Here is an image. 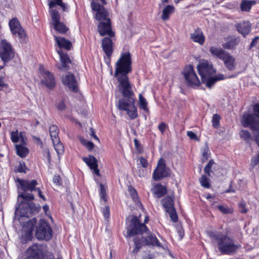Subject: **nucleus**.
<instances>
[{
    "mask_svg": "<svg viewBox=\"0 0 259 259\" xmlns=\"http://www.w3.org/2000/svg\"><path fill=\"white\" fill-rule=\"evenodd\" d=\"M132 55L129 52H123L115 64L114 76L119 83V88L124 98L118 100V108L119 110L125 111L131 119L138 116V110L135 105V94L128 74L132 72Z\"/></svg>",
    "mask_w": 259,
    "mask_h": 259,
    "instance_id": "f257e3e1",
    "label": "nucleus"
},
{
    "mask_svg": "<svg viewBox=\"0 0 259 259\" xmlns=\"http://www.w3.org/2000/svg\"><path fill=\"white\" fill-rule=\"evenodd\" d=\"M210 237L217 241L219 250L223 254L234 253L241 247L239 244L235 243V241L232 238L221 232H212Z\"/></svg>",
    "mask_w": 259,
    "mask_h": 259,
    "instance_id": "f03ea898",
    "label": "nucleus"
},
{
    "mask_svg": "<svg viewBox=\"0 0 259 259\" xmlns=\"http://www.w3.org/2000/svg\"><path fill=\"white\" fill-rule=\"evenodd\" d=\"M126 223V235L125 237H133L136 235L142 236L144 233L150 232L148 227L140 222L139 218L135 215H132L128 218Z\"/></svg>",
    "mask_w": 259,
    "mask_h": 259,
    "instance_id": "7ed1b4c3",
    "label": "nucleus"
},
{
    "mask_svg": "<svg viewBox=\"0 0 259 259\" xmlns=\"http://www.w3.org/2000/svg\"><path fill=\"white\" fill-rule=\"evenodd\" d=\"M148 235L135 236L133 239L135 247L133 249L134 253H137L143 246H156L158 248H163L162 244L159 242L155 235L150 232H148Z\"/></svg>",
    "mask_w": 259,
    "mask_h": 259,
    "instance_id": "20e7f679",
    "label": "nucleus"
},
{
    "mask_svg": "<svg viewBox=\"0 0 259 259\" xmlns=\"http://www.w3.org/2000/svg\"><path fill=\"white\" fill-rule=\"evenodd\" d=\"M209 51L212 57L222 60L229 71H232L235 68V59L223 49L212 46L209 48Z\"/></svg>",
    "mask_w": 259,
    "mask_h": 259,
    "instance_id": "39448f33",
    "label": "nucleus"
},
{
    "mask_svg": "<svg viewBox=\"0 0 259 259\" xmlns=\"http://www.w3.org/2000/svg\"><path fill=\"white\" fill-rule=\"evenodd\" d=\"M35 236L38 240L48 241L53 236V230L50 223L44 219H40L34 226Z\"/></svg>",
    "mask_w": 259,
    "mask_h": 259,
    "instance_id": "423d86ee",
    "label": "nucleus"
},
{
    "mask_svg": "<svg viewBox=\"0 0 259 259\" xmlns=\"http://www.w3.org/2000/svg\"><path fill=\"white\" fill-rule=\"evenodd\" d=\"M171 176V170L166 166L165 160L160 158L157 162V166L154 170L152 178L155 181H160Z\"/></svg>",
    "mask_w": 259,
    "mask_h": 259,
    "instance_id": "0eeeda50",
    "label": "nucleus"
},
{
    "mask_svg": "<svg viewBox=\"0 0 259 259\" xmlns=\"http://www.w3.org/2000/svg\"><path fill=\"white\" fill-rule=\"evenodd\" d=\"M12 33L16 37H18L20 43L24 44L27 42L28 37L25 31L21 26L19 21L17 18L12 19L9 23Z\"/></svg>",
    "mask_w": 259,
    "mask_h": 259,
    "instance_id": "6e6552de",
    "label": "nucleus"
},
{
    "mask_svg": "<svg viewBox=\"0 0 259 259\" xmlns=\"http://www.w3.org/2000/svg\"><path fill=\"white\" fill-rule=\"evenodd\" d=\"M182 74L188 87L193 88L200 84V80L192 65L189 64L185 66L183 69Z\"/></svg>",
    "mask_w": 259,
    "mask_h": 259,
    "instance_id": "1a4fd4ad",
    "label": "nucleus"
},
{
    "mask_svg": "<svg viewBox=\"0 0 259 259\" xmlns=\"http://www.w3.org/2000/svg\"><path fill=\"white\" fill-rule=\"evenodd\" d=\"M15 56L14 50L10 43L5 39L0 42V58L4 63L13 59Z\"/></svg>",
    "mask_w": 259,
    "mask_h": 259,
    "instance_id": "9d476101",
    "label": "nucleus"
},
{
    "mask_svg": "<svg viewBox=\"0 0 259 259\" xmlns=\"http://www.w3.org/2000/svg\"><path fill=\"white\" fill-rule=\"evenodd\" d=\"M161 203L165 211L169 214L171 221L177 223L178 221V215L174 206V198L167 196L161 200Z\"/></svg>",
    "mask_w": 259,
    "mask_h": 259,
    "instance_id": "9b49d317",
    "label": "nucleus"
},
{
    "mask_svg": "<svg viewBox=\"0 0 259 259\" xmlns=\"http://www.w3.org/2000/svg\"><path fill=\"white\" fill-rule=\"evenodd\" d=\"M115 36H105L101 40V47L107 58L104 57L107 64H110L111 58L114 50V42L112 38Z\"/></svg>",
    "mask_w": 259,
    "mask_h": 259,
    "instance_id": "f8f14e48",
    "label": "nucleus"
},
{
    "mask_svg": "<svg viewBox=\"0 0 259 259\" xmlns=\"http://www.w3.org/2000/svg\"><path fill=\"white\" fill-rule=\"evenodd\" d=\"M42 78L40 80L41 84L50 90H53L56 86V81L54 75L50 71L44 69L40 72Z\"/></svg>",
    "mask_w": 259,
    "mask_h": 259,
    "instance_id": "ddd939ff",
    "label": "nucleus"
},
{
    "mask_svg": "<svg viewBox=\"0 0 259 259\" xmlns=\"http://www.w3.org/2000/svg\"><path fill=\"white\" fill-rule=\"evenodd\" d=\"M63 84L66 86L73 93H77L79 90L78 83L74 75L68 72L61 77Z\"/></svg>",
    "mask_w": 259,
    "mask_h": 259,
    "instance_id": "4468645a",
    "label": "nucleus"
},
{
    "mask_svg": "<svg viewBox=\"0 0 259 259\" xmlns=\"http://www.w3.org/2000/svg\"><path fill=\"white\" fill-rule=\"evenodd\" d=\"M197 68L202 81L204 80L205 77L211 76L216 71L214 69L212 64L207 61L200 63L197 65Z\"/></svg>",
    "mask_w": 259,
    "mask_h": 259,
    "instance_id": "2eb2a0df",
    "label": "nucleus"
},
{
    "mask_svg": "<svg viewBox=\"0 0 259 259\" xmlns=\"http://www.w3.org/2000/svg\"><path fill=\"white\" fill-rule=\"evenodd\" d=\"M103 5L94 1L91 3L92 10L96 12V19L98 21H106L107 19H110L108 18V12L105 9Z\"/></svg>",
    "mask_w": 259,
    "mask_h": 259,
    "instance_id": "dca6fc26",
    "label": "nucleus"
},
{
    "mask_svg": "<svg viewBox=\"0 0 259 259\" xmlns=\"http://www.w3.org/2000/svg\"><path fill=\"white\" fill-rule=\"evenodd\" d=\"M98 31L101 36H115V33L112 30L111 21L107 19L106 21H101L97 26Z\"/></svg>",
    "mask_w": 259,
    "mask_h": 259,
    "instance_id": "f3484780",
    "label": "nucleus"
},
{
    "mask_svg": "<svg viewBox=\"0 0 259 259\" xmlns=\"http://www.w3.org/2000/svg\"><path fill=\"white\" fill-rule=\"evenodd\" d=\"M43 250L42 246L38 244H33L29 246L25 251L27 259H40Z\"/></svg>",
    "mask_w": 259,
    "mask_h": 259,
    "instance_id": "a211bd4d",
    "label": "nucleus"
},
{
    "mask_svg": "<svg viewBox=\"0 0 259 259\" xmlns=\"http://www.w3.org/2000/svg\"><path fill=\"white\" fill-rule=\"evenodd\" d=\"M82 160L88 165L93 172L98 177L101 176L100 170L98 168V160L93 155H90L89 157H83Z\"/></svg>",
    "mask_w": 259,
    "mask_h": 259,
    "instance_id": "6ab92c4d",
    "label": "nucleus"
},
{
    "mask_svg": "<svg viewBox=\"0 0 259 259\" xmlns=\"http://www.w3.org/2000/svg\"><path fill=\"white\" fill-rule=\"evenodd\" d=\"M36 223V219L33 218L26 222L23 226V229L25 232V239L26 241H30L33 238V231L34 229V226Z\"/></svg>",
    "mask_w": 259,
    "mask_h": 259,
    "instance_id": "aec40b11",
    "label": "nucleus"
},
{
    "mask_svg": "<svg viewBox=\"0 0 259 259\" xmlns=\"http://www.w3.org/2000/svg\"><path fill=\"white\" fill-rule=\"evenodd\" d=\"M18 182L21 186V188L24 192L27 191H34L36 190V186L37 185V182L35 180H32L31 181L19 179Z\"/></svg>",
    "mask_w": 259,
    "mask_h": 259,
    "instance_id": "412c9836",
    "label": "nucleus"
},
{
    "mask_svg": "<svg viewBox=\"0 0 259 259\" xmlns=\"http://www.w3.org/2000/svg\"><path fill=\"white\" fill-rule=\"evenodd\" d=\"M60 56L61 66L58 68L60 70L68 71L70 69L69 64L71 63V61L68 55L66 53H64L61 51H57Z\"/></svg>",
    "mask_w": 259,
    "mask_h": 259,
    "instance_id": "4be33fe9",
    "label": "nucleus"
},
{
    "mask_svg": "<svg viewBox=\"0 0 259 259\" xmlns=\"http://www.w3.org/2000/svg\"><path fill=\"white\" fill-rule=\"evenodd\" d=\"M227 40L222 44L224 49L233 50L236 49L240 42V38L235 36L229 35L227 38Z\"/></svg>",
    "mask_w": 259,
    "mask_h": 259,
    "instance_id": "5701e85b",
    "label": "nucleus"
},
{
    "mask_svg": "<svg viewBox=\"0 0 259 259\" xmlns=\"http://www.w3.org/2000/svg\"><path fill=\"white\" fill-rule=\"evenodd\" d=\"M191 39L195 42L200 45L204 44L205 38L201 28H197L193 33L190 34Z\"/></svg>",
    "mask_w": 259,
    "mask_h": 259,
    "instance_id": "b1692460",
    "label": "nucleus"
},
{
    "mask_svg": "<svg viewBox=\"0 0 259 259\" xmlns=\"http://www.w3.org/2000/svg\"><path fill=\"white\" fill-rule=\"evenodd\" d=\"M55 40L57 42V44L60 48L65 49L66 50H70L72 47L71 42L66 39L65 37L55 36Z\"/></svg>",
    "mask_w": 259,
    "mask_h": 259,
    "instance_id": "393cba45",
    "label": "nucleus"
},
{
    "mask_svg": "<svg viewBox=\"0 0 259 259\" xmlns=\"http://www.w3.org/2000/svg\"><path fill=\"white\" fill-rule=\"evenodd\" d=\"M167 193V188L161 184H156L154 187L153 194L155 197L160 198L165 196Z\"/></svg>",
    "mask_w": 259,
    "mask_h": 259,
    "instance_id": "a878e982",
    "label": "nucleus"
},
{
    "mask_svg": "<svg viewBox=\"0 0 259 259\" xmlns=\"http://www.w3.org/2000/svg\"><path fill=\"white\" fill-rule=\"evenodd\" d=\"M175 10L174 6L170 5H167L162 10L161 19L163 21L169 20L170 16L175 12Z\"/></svg>",
    "mask_w": 259,
    "mask_h": 259,
    "instance_id": "bb28decb",
    "label": "nucleus"
},
{
    "mask_svg": "<svg viewBox=\"0 0 259 259\" xmlns=\"http://www.w3.org/2000/svg\"><path fill=\"white\" fill-rule=\"evenodd\" d=\"M236 28L238 32L241 33L244 36L248 35L251 30V27L249 23L245 22L237 24Z\"/></svg>",
    "mask_w": 259,
    "mask_h": 259,
    "instance_id": "cd10ccee",
    "label": "nucleus"
},
{
    "mask_svg": "<svg viewBox=\"0 0 259 259\" xmlns=\"http://www.w3.org/2000/svg\"><path fill=\"white\" fill-rule=\"evenodd\" d=\"M15 149L17 155L21 158H25L29 153L28 148L21 144L16 145Z\"/></svg>",
    "mask_w": 259,
    "mask_h": 259,
    "instance_id": "c85d7f7f",
    "label": "nucleus"
},
{
    "mask_svg": "<svg viewBox=\"0 0 259 259\" xmlns=\"http://www.w3.org/2000/svg\"><path fill=\"white\" fill-rule=\"evenodd\" d=\"M28 170L25 163L23 161H19V164L15 165L13 171L15 173H24L26 174Z\"/></svg>",
    "mask_w": 259,
    "mask_h": 259,
    "instance_id": "c756f323",
    "label": "nucleus"
},
{
    "mask_svg": "<svg viewBox=\"0 0 259 259\" xmlns=\"http://www.w3.org/2000/svg\"><path fill=\"white\" fill-rule=\"evenodd\" d=\"M255 4L252 1L243 0L240 4V9L242 12H249L252 6Z\"/></svg>",
    "mask_w": 259,
    "mask_h": 259,
    "instance_id": "7c9ffc66",
    "label": "nucleus"
},
{
    "mask_svg": "<svg viewBox=\"0 0 259 259\" xmlns=\"http://www.w3.org/2000/svg\"><path fill=\"white\" fill-rule=\"evenodd\" d=\"M50 135L51 137L52 141L57 142V139H59L58 134L59 130L56 125H52L49 127Z\"/></svg>",
    "mask_w": 259,
    "mask_h": 259,
    "instance_id": "2f4dec72",
    "label": "nucleus"
},
{
    "mask_svg": "<svg viewBox=\"0 0 259 259\" xmlns=\"http://www.w3.org/2000/svg\"><path fill=\"white\" fill-rule=\"evenodd\" d=\"M29 203H24L22 204V206L20 208V213L22 217L29 218L32 217L31 210L28 208L29 206Z\"/></svg>",
    "mask_w": 259,
    "mask_h": 259,
    "instance_id": "473e14b6",
    "label": "nucleus"
},
{
    "mask_svg": "<svg viewBox=\"0 0 259 259\" xmlns=\"http://www.w3.org/2000/svg\"><path fill=\"white\" fill-rule=\"evenodd\" d=\"M53 27L56 31L61 34L66 33L69 30L68 28L63 22L60 21L53 24Z\"/></svg>",
    "mask_w": 259,
    "mask_h": 259,
    "instance_id": "72a5a7b5",
    "label": "nucleus"
},
{
    "mask_svg": "<svg viewBox=\"0 0 259 259\" xmlns=\"http://www.w3.org/2000/svg\"><path fill=\"white\" fill-rule=\"evenodd\" d=\"M240 137L241 139L245 141L246 143H249L253 139L251 133L246 130H242L240 132Z\"/></svg>",
    "mask_w": 259,
    "mask_h": 259,
    "instance_id": "f704fd0d",
    "label": "nucleus"
},
{
    "mask_svg": "<svg viewBox=\"0 0 259 259\" xmlns=\"http://www.w3.org/2000/svg\"><path fill=\"white\" fill-rule=\"evenodd\" d=\"M99 187V195L100 199L103 200L105 202H106L107 201V194L106 192L107 187L102 183H100Z\"/></svg>",
    "mask_w": 259,
    "mask_h": 259,
    "instance_id": "c9c22d12",
    "label": "nucleus"
},
{
    "mask_svg": "<svg viewBox=\"0 0 259 259\" xmlns=\"http://www.w3.org/2000/svg\"><path fill=\"white\" fill-rule=\"evenodd\" d=\"M139 98L140 108L143 110L145 112L149 113V109L148 107V102L146 99L141 94L139 95Z\"/></svg>",
    "mask_w": 259,
    "mask_h": 259,
    "instance_id": "e433bc0d",
    "label": "nucleus"
},
{
    "mask_svg": "<svg viewBox=\"0 0 259 259\" xmlns=\"http://www.w3.org/2000/svg\"><path fill=\"white\" fill-rule=\"evenodd\" d=\"M55 149L58 154H62L64 152V146L60 142V139H57V142L52 141Z\"/></svg>",
    "mask_w": 259,
    "mask_h": 259,
    "instance_id": "4c0bfd02",
    "label": "nucleus"
},
{
    "mask_svg": "<svg viewBox=\"0 0 259 259\" xmlns=\"http://www.w3.org/2000/svg\"><path fill=\"white\" fill-rule=\"evenodd\" d=\"M201 185L205 188H209L211 186L210 180L206 175H202L199 179Z\"/></svg>",
    "mask_w": 259,
    "mask_h": 259,
    "instance_id": "58836bf2",
    "label": "nucleus"
},
{
    "mask_svg": "<svg viewBox=\"0 0 259 259\" xmlns=\"http://www.w3.org/2000/svg\"><path fill=\"white\" fill-rule=\"evenodd\" d=\"M217 81V79L214 77L209 76L205 77L204 80L202 81V82L205 83L208 88H210Z\"/></svg>",
    "mask_w": 259,
    "mask_h": 259,
    "instance_id": "ea45409f",
    "label": "nucleus"
},
{
    "mask_svg": "<svg viewBox=\"0 0 259 259\" xmlns=\"http://www.w3.org/2000/svg\"><path fill=\"white\" fill-rule=\"evenodd\" d=\"M128 191L132 198V199L135 201L137 202L139 200V196L138 194V192L136 189L133 187L132 186H130L128 187Z\"/></svg>",
    "mask_w": 259,
    "mask_h": 259,
    "instance_id": "a19ab883",
    "label": "nucleus"
},
{
    "mask_svg": "<svg viewBox=\"0 0 259 259\" xmlns=\"http://www.w3.org/2000/svg\"><path fill=\"white\" fill-rule=\"evenodd\" d=\"M29 205L30 206H28V208H29V209L31 210L32 216L37 214L40 210L41 207L39 204H36L32 202L29 203Z\"/></svg>",
    "mask_w": 259,
    "mask_h": 259,
    "instance_id": "79ce46f5",
    "label": "nucleus"
},
{
    "mask_svg": "<svg viewBox=\"0 0 259 259\" xmlns=\"http://www.w3.org/2000/svg\"><path fill=\"white\" fill-rule=\"evenodd\" d=\"M215 207L224 214H231L233 212V209L228 207L227 205H220Z\"/></svg>",
    "mask_w": 259,
    "mask_h": 259,
    "instance_id": "37998d69",
    "label": "nucleus"
},
{
    "mask_svg": "<svg viewBox=\"0 0 259 259\" xmlns=\"http://www.w3.org/2000/svg\"><path fill=\"white\" fill-rule=\"evenodd\" d=\"M51 16L53 21V24L60 21V15L56 9L51 10Z\"/></svg>",
    "mask_w": 259,
    "mask_h": 259,
    "instance_id": "c03bdc74",
    "label": "nucleus"
},
{
    "mask_svg": "<svg viewBox=\"0 0 259 259\" xmlns=\"http://www.w3.org/2000/svg\"><path fill=\"white\" fill-rule=\"evenodd\" d=\"M214 164V160L210 159L209 160L207 164L205 166L204 168V172L207 175V176H211V172H212L211 168L212 165Z\"/></svg>",
    "mask_w": 259,
    "mask_h": 259,
    "instance_id": "a18cd8bd",
    "label": "nucleus"
},
{
    "mask_svg": "<svg viewBox=\"0 0 259 259\" xmlns=\"http://www.w3.org/2000/svg\"><path fill=\"white\" fill-rule=\"evenodd\" d=\"M221 116L216 113L213 115L212 119V125L215 128H219L220 124Z\"/></svg>",
    "mask_w": 259,
    "mask_h": 259,
    "instance_id": "49530a36",
    "label": "nucleus"
},
{
    "mask_svg": "<svg viewBox=\"0 0 259 259\" xmlns=\"http://www.w3.org/2000/svg\"><path fill=\"white\" fill-rule=\"evenodd\" d=\"M10 139L14 143H17L19 141V132L18 130L15 131H12L10 133Z\"/></svg>",
    "mask_w": 259,
    "mask_h": 259,
    "instance_id": "de8ad7c7",
    "label": "nucleus"
},
{
    "mask_svg": "<svg viewBox=\"0 0 259 259\" xmlns=\"http://www.w3.org/2000/svg\"><path fill=\"white\" fill-rule=\"evenodd\" d=\"M134 145H135V148H136V150L137 151V152L140 154L143 153L144 152L143 147V146L141 144V143L139 141V140L137 139H134Z\"/></svg>",
    "mask_w": 259,
    "mask_h": 259,
    "instance_id": "09e8293b",
    "label": "nucleus"
},
{
    "mask_svg": "<svg viewBox=\"0 0 259 259\" xmlns=\"http://www.w3.org/2000/svg\"><path fill=\"white\" fill-rule=\"evenodd\" d=\"M209 151V148L207 145H206L202 149V160L204 162L206 161L208 158V152Z\"/></svg>",
    "mask_w": 259,
    "mask_h": 259,
    "instance_id": "8fccbe9b",
    "label": "nucleus"
},
{
    "mask_svg": "<svg viewBox=\"0 0 259 259\" xmlns=\"http://www.w3.org/2000/svg\"><path fill=\"white\" fill-rule=\"evenodd\" d=\"M20 196L23 199L28 201H31L34 199V195L31 193H22Z\"/></svg>",
    "mask_w": 259,
    "mask_h": 259,
    "instance_id": "3c124183",
    "label": "nucleus"
},
{
    "mask_svg": "<svg viewBox=\"0 0 259 259\" xmlns=\"http://www.w3.org/2000/svg\"><path fill=\"white\" fill-rule=\"evenodd\" d=\"M102 213L105 219H108L110 216V207L108 205H106L102 209Z\"/></svg>",
    "mask_w": 259,
    "mask_h": 259,
    "instance_id": "603ef678",
    "label": "nucleus"
},
{
    "mask_svg": "<svg viewBox=\"0 0 259 259\" xmlns=\"http://www.w3.org/2000/svg\"><path fill=\"white\" fill-rule=\"evenodd\" d=\"M168 128V125L163 122L160 123L158 126V129L162 134H163L166 129Z\"/></svg>",
    "mask_w": 259,
    "mask_h": 259,
    "instance_id": "864d4df0",
    "label": "nucleus"
},
{
    "mask_svg": "<svg viewBox=\"0 0 259 259\" xmlns=\"http://www.w3.org/2000/svg\"><path fill=\"white\" fill-rule=\"evenodd\" d=\"M40 259H54V255L53 253L51 252H43Z\"/></svg>",
    "mask_w": 259,
    "mask_h": 259,
    "instance_id": "5fc2aeb1",
    "label": "nucleus"
},
{
    "mask_svg": "<svg viewBox=\"0 0 259 259\" xmlns=\"http://www.w3.org/2000/svg\"><path fill=\"white\" fill-rule=\"evenodd\" d=\"M53 181L56 185L60 186L62 184V180L59 175H55L53 178Z\"/></svg>",
    "mask_w": 259,
    "mask_h": 259,
    "instance_id": "6e6d98bb",
    "label": "nucleus"
},
{
    "mask_svg": "<svg viewBox=\"0 0 259 259\" xmlns=\"http://www.w3.org/2000/svg\"><path fill=\"white\" fill-rule=\"evenodd\" d=\"M62 0H51L49 3L50 8L55 7L56 5L59 6L61 4Z\"/></svg>",
    "mask_w": 259,
    "mask_h": 259,
    "instance_id": "4d7b16f0",
    "label": "nucleus"
},
{
    "mask_svg": "<svg viewBox=\"0 0 259 259\" xmlns=\"http://www.w3.org/2000/svg\"><path fill=\"white\" fill-rule=\"evenodd\" d=\"M56 107L58 109V110L60 111L64 110L66 108L65 100H62L61 102L57 103Z\"/></svg>",
    "mask_w": 259,
    "mask_h": 259,
    "instance_id": "13d9d810",
    "label": "nucleus"
},
{
    "mask_svg": "<svg viewBox=\"0 0 259 259\" xmlns=\"http://www.w3.org/2000/svg\"><path fill=\"white\" fill-rule=\"evenodd\" d=\"M140 164L144 168H146L148 166V160L143 157H141L139 158Z\"/></svg>",
    "mask_w": 259,
    "mask_h": 259,
    "instance_id": "bf43d9fd",
    "label": "nucleus"
},
{
    "mask_svg": "<svg viewBox=\"0 0 259 259\" xmlns=\"http://www.w3.org/2000/svg\"><path fill=\"white\" fill-rule=\"evenodd\" d=\"M239 207L241 213H245L247 212V209L246 208V204L245 203H240L239 204Z\"/></svg>",
    "mask_w": 259,
    "mask_h": 259,
    "instance_id": "052dcab7",
    "label": "nucleus"
},
{
    "mask_svg": "<svg viewBox=\"0 0 259 259\" xmlns=\"http://www.w3.org/2000/svg\"><path fill=\"white\" fill-rule=\"evenodd\" d=\"M187 135L190 138V139L191 140H198L197 135H196L195 133H194L192 131H188L187 133Z\"/></svg>",
    "mask_w": 259,
    "mask_h": 259,
    "instance_id": "680f3d73",
    "label": "nucleus"
},
{
    "mask_svg": "<svg viewBox=\"0 0 259 259\" xmlns=\"http://www.w3.org/2000/svg\"><path fill=\"white\" fill-rule=\"evenodd\" d=\"M8 84L5 83L3 80V77H0V91H3L4 88H8Z\"/></svg>",
    "mask_w": 259,
    "mask_h": 259,
    "instance_id": "e2e57ef3",
    "label": "nucleus"
},
{
    "mask_svg": "<svg viewBox=\"0 0 259 259\" xmlns=\"http://www.w3.org/2000/svg\"><path fill=\"white\" fill-rule=\"evenodd\" d=\"M85 145L86 146L88 149L90 151L92 150L94 147V143L91 141H88L85 144Z\"/></svg>",
    "mask_w": 259,
    "mask_h": 259,
    "instance_id": "0e129e2a",
    "label": "nucleus"
},
{
    "mask_svg": "<svg viewBox=\"0 0 259 259\" xmlns=\"http://www.w3.org/2000/svg\"><path fill=\"white\" fill-rule=\"evenodd\" d=\"M177 233L179 234V238L181 240L184 236V231L182 228L177 229Z\"/></svg>",
    "mask_w": 259,
    "mask_h": 259,
    "instance_id": "69168bd1",
    "label": "nucleus"
},
{
    "mask_svg": "<svg viewBox=\"0 0 259 259\" xmlns=\"http://www.w3.org/2000/svg\"><path fill=\"white\" fill-rule=\"evenodd\" d=\"M35 191H36L37 192L38 196L40 198H41L43 200L45 201L46 200V197L42 194V193L41 190L39 188H36Z\"/></svg>",
    "mask_w": 259,
    "mask_h": 259,
    "instance_id": "338daca9",
    "label": "nucleus"
},
{
    "mask_svg": "<svg viewBox=\"0 0 259 259\" xmlns=\"http://www.w3.org/2000/svg\"><path fill=\"white\" fill-rule=\"evenodd\" d=\"M259 39V37L255 36L251 41L250 44V47L255 46L257 43V40Z\"/></svg>",
    "mask_w": 259,
    "mask_h": 259,
    "instance_id": "774afa93",
    "label": "nucleus"
}]
</instances>
